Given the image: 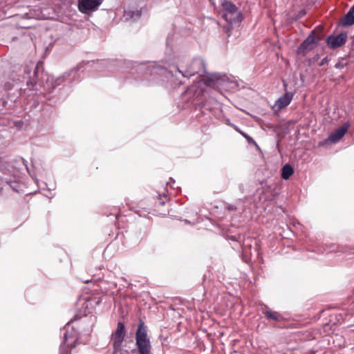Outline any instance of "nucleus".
Masks as SVG:
<instances>
[{
	"label": "nucleus",
	"instance_id": "5",
	"mask_svg": "<svg viewBox=\"0 0 354 354\" xmlns=\"http://www.w3.org/2000/svg\"><path fill=\"white\" fill-rule=\"evenodd\" d=\"M223 17L230 24L239 23L241 21L242 17L237 7L230 1L223 3Z\"/></svg>",
	"mask_w": 354,
	"mask_h": 354
},
{
	"label": "nucleus",
	"instance_id": "23",
	"mask_svg": "<svg viewBox=\"0 0 354 354\" xmlns=\"http://www.w3.org/2000/svg\"><path fill=\"white\" fill-rule=\"evenodd\" d=\"M160 203L161 205H164V203H165L162 201V202H160Z\"/></svg>",
	"mask_w": 354,
	"mask_h": 354
},
{
	"label": "nucleus",
	"instance_id": "15",
	"mask_svg": "<svg viewBox=\"0 0 354 354\" xmlns=\"http://www.w3.org/2000/svg\"><path fill=\"white\" fill-rule=\"evenodd\" d=\"M317 41L318 39L313 35H310L303 41V46H305L306 44H312V46L315 47Z\"/></svg>",
	"mask_w": 354,
	"mask_h": 354
},
{
	"label": "nucleus",
	"instance_id": "8",
	"mask_svg": "<svg viewBox=\"0 0 354 354\" xmlns=\"http://www.w3.org/2000/svg\"><path fill=\"white\" fill-rule=\"evenodd\" d=\"M346 39L347 35L346 33H340L337 36H329L326 39V43L330 48L335 49L344 45Z\"/></svg>",
	"mask_w": 354,
	"mask_h": 354
},
{
	"label": "nucleus",
	"instance_id": "9",
	"mask_svg": "<svg viewBox=\"0 0 354 354\" xmlns=\"http://www.w3.org/2000/svg\"><path fill=\"white\" fill-rule=\"evenodd\" d=\"M349 127V122L344 123L341 127L336 129L329 136L328 140L333 143L337 142L345 135Z\"/></svg>",
	"mask_w": 354,
	"mask_h": 354
},
{
	"label": "nucleus",
	"instance_id": "18",
	"mask_svg": "<svg viewBox=\"0 0 354 354\" xmlns=\"http://www.w3.org/2000/svg\"><path fill=\"white\" fill-rule=\"evenodd\" d=\"M158 70V68L156 67H148L146 70V75H153L154 73H156Z\"/></svg>",
	"mask_w": 354,
	"mask_h": 354
},
{
	"label": "nucleus",
	"instance_id": "11",
	"mask_svg": "<svg viewBox=\"0 0 354 354\" xmlns=\"http://www.w3.org/2000/svg\"><path fill=\"white\" fill-rule=\"evenodd\" d=\"M342 24L344 26H349L354 24V5L342 19Z\"/></svg>",
	"mask_w": 354,
	"mask_h": 354
},
{
	"label": "nucleus",
	"instance_id": "14",
	"mask_svg": "<svg viewBox=\"0 0 354 354\" xmlns=\"http://www.w3.org/2000/svg\"><path fill=\"white\" fill-rule=\"evenodd\" d=\"M313 48H314V46H313L312 44H306L305 46H303V42H302L298 48V54L305 55L308 52L311 50Z\"/></svg>",
	"mask_w": 354,
	"mask_h": 354
},
{
	"label": "nucleus",
	"instance_id": "12",
	"mask_svg": "<svg viewBox=\"0 0 354 354\" xmlns=\"http://www.w3.org/2000/svg\"><path fill=\"white\" fill-rule=\"evenodd\" d=\"M293 168L288 164L285 165L281 169V177L284 180L288 179L293 174Z\"/></svg>",
	"mask_w": 354,
	"mask_h": 354
},
{
	"label": "nucleus",
	"instance_id": "21",
	"mask_svg": "<svg viewBox=\"0 0 354 354\" xmlns=\"http://www.w3.org/2000/svg\"><path fill=\"white\" fill-rule=\"evenodd\" d=\"M306 14L305 11H301L300 13H299V16L301 17L303 15H304Z\"/></svg>",
	"mask_w": 354,
	"mask_h": 354
},
{
	"label": "nucleus",
	"instance_id": "19",
	"mask_svg": "<svg viewBox=\"0 0 354 354\" xmlns=\"http://www.w3.org/2000/svg\"><path fill=\"white\" fill-rule=\"evenodd\" d=\"M19 81V79H16V80H13V83H10V82H6L5 84V88L7 89V90H10L13 86H14V83H17V82Z\"/></svg>",
	"mask_w": 354,
	"mask_h": 354
},
{
	"label": "nucleus",
	"instance_id": "13",
	"mask_svg": "<svg viewBox=\"0 0 354 354\" xmlns=\"http://www.w3.org/2000/svg\"><path fill=\"white\" fill-rule=\"evenodd\" d=\"M264 314L268 319H270L272 320L279 321L281 319V315L277 312L266 310Z\"/></svg>",
	"mask_w": 354,
	"mask_h": 354
},
{
	"label": "nucleus",
	"instance_id": "6",
	"mask_svg": "<svg viewBox=\"0 0 354 354\" xmlns=\"http://www.w3.org/2000/svg\"><path fill=\"white\" fill-rule=\"evenodd\" d=\"M125 326L123 323L119 322L116 330L111 335L113 342V354H122V344L125 337Z\"/></svg>",
	"mask_w": 354,
	"mask_h": 354
},
{
	"label": "nucleus",
	"instance_id": "20",
	"mask_svg": "<svg viewBox=\"0 0 354 354\" xmlns=\"http://www.w3.org/2000/svg\"><path fill=\"white\" fill-rule=\"evenodd\" d=\"M225 208L229 211L235 210L236 208L233 205L227 204L225 207Z\"/></svg>",
	"mask_w": 354,
	"mask_h": 354
},
{
	"label": "nucleus",
	"instance_id": "4",
	"mask_svg": "<svg viewBox=\"0 0 354 354\" xmlns=\"http://www.w3.org/2000/svg\"><path fill=\"white\" fill-rule=\"evenodd\" d=\"M64 342L60 346L59 354H68L69 350L76 346L78 333L69 322L64 326Z\"/></svg>",
	"mask_w": 354,
	"mask_h": 354
},
{
	"label": "nucleus",
	"instance_id": "1",
	"mask_svg": "<svg viewBox=\"0 0 354 354\" xmlns=\"http://www.w3.org/2000/svg\"><path fill=\"white\" fill-rule=\"evenodd\" d=\"M234 77L215 73L204 80H199L195 84L188 88L187 92L192 93L196 97H198L205 91L206 87H210L218 91H233L239 87L238 83L234 80Z\"/></svg>",
	"mask_w": 354,
	"mask_h": 354
},
{
	"label": "nucleus",
	"instance_id": "22",
	"mask_svg": "<svg viewBox=\"0 0 354 354\" xmlns=\"http://www.w3.org/2000/svg\"><path fill=\"white\" fill-rule=\"evenodd\" d=\"M88 302H89L88 301H86V302L85 303V305H86V307L88 306Z\"/></svg>",
	"mask_w": 354,
	"mask_h": 354
},
{
	"label": "nucleus",
	"instance_id": "2",
	"mask_svg": "<svg viewBox=\"0 0 354 354\" xmlns=\"http://www.w3.org/2000/svg\"><path fill=\"white\" fill-rule=\"evenodd\" d=\"M178 71L183 77H189L196 74L202 76L205 73V62L201 58H195L188 66L183 64V60H180L177 66Z\"/></svg>",
	"mask_w": 354,
	"mask_h": 354
},
{
	"label": "nucleus",
	"instance_id": "17",
	"mask_svg": "<svg viewBox=\"0 0 354 354\" xmlns=\"http://www.w3.org/2000/svg\"><path fill=\"white\" fill-rule=\"evenodd\" d=\"M133 15H136L137 17H139L140 16V13L139 12H132V11H126L124 15V17L126 19H129V18L133 17Z\"/></svg>",
	"mask_w": 354,
	"mask_h": 354
},
{
	"label": "nucleus",
	"instance_id": "10",
	"mask_svg": "<svg viewBox=\"0 0 354 354\" xmlns=\"http://www.w3.org/2000/svg\"><path fill=\"white\" fill-rule=\"evenodd\" d=\"M293 97V93L286 92L283 95L280 97L275 102L274 106L279 110L287 106L290 104Z\"/></svg>",
	"mask_w": 354,
	"mask_h": 354
},
{
	"label": "nucleus",
	"instance_id": "7",
	"mask_svg": "<svg viewBox=\"0 0 354 354\" xmlns=\"http://www.w3.org/2000/svg\"><path fill=\"white\" fill-rule=\"evenodd\" d=\"M103 0H78V8L82 13L94 11L102 4Z\"/></svg>",
	"mask_w": 354,
	"mask_h": 354
},
{
	"label": "nucleus",
	"instance_id": "3",
	"mask_svg": "<svg viewBox=\"0 0 354 354\" xmlns=\"http://www.w3.org/2000/svg\"><path fill=\"white\" fill-rule=\"evenodd\" d=\"M136 344L139 354H149L151 351V344L147 336V327L144 322H140L136 333Z\"/></svg>",
	"mask_w": 354,
	"mask_h": 354
},
{
	"label": "nucleus",
	"instance_id": "16",
	"mask_svg": "<svg viewBox=\"0 0 354 354\" xmlns=\"http://www.w3.org/2000/svg\"><path fill=\"white\" fill-rule=\"evenodd\" d=\"M234 129H236V131H237L239 133H240L247 140L248 143L256 144L255 141L254 140V139L252 137H250L248 134H246L244 132H243L242 131H241L237 127H234Z\"/></svg>",
	"mask_w": 354,
	"mask_h": 354
}]
</instances>
